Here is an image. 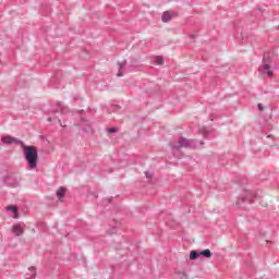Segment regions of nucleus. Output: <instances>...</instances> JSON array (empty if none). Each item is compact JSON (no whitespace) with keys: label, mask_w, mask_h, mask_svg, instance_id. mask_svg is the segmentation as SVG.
<instances>
[{"label":"nucleus","mask_w":279,"mask_h":279,"mask_svg":"<svg viewBox=\"0 0 279 279\" xmlns=\"http://www.w3.org/2000/svg\"><path fill=\"white\" fill-rule=\"evenodd\" d=\"M7 210H11V213H14V219H19V209L15 206L7 207Z\"/></svg>","instance_id":"obj_12"},{"label":"nucleus","mask_w":279,"mask_h":279,"mask_svg":"<svg viewBox=\"0 0 279 279\" xmlns=\"http://www.w3.org/2000/svg\"><path fill=\"white\" fill-rule=\"evenodd\" d=\"M24 158L29 169H36L38 166V148L36 146H24Z\"/></svg>","instance_id":"obj_1"},{"label":"nucleus","mask_w":279,"mask_h":279,"mask_svg":"<svg viewBox=\"0 0 279 279\" xmlns=\"http://www.w3.org/2000/svg\"><path fill=\"white\" fill-rule=\"evenodd\" d=\"M126 64H128V61H126V60H124V61H122L121 63H119V69H118V73H117L118 77H123V72H122V70L125 69V65H126Z\"/></svg>","instance_id":"obj_9"},{"label":"nucleus","mask_w":279,"mask_h":279,"mask_svg":"<svg viewBox=\"0 0 279 279\" xmlns=\"http://www.w3.org/2000/svg\"><path fill=\"white\" fill-rule=\"evenodd\" d=\"M190 38H197V35L192 34V35H190Z\"/></svg>","instance_id":"obj_21"},{"label":"nucleus","mask_w":279,"mask_h":279,"mask_svg":"<svg viewBox=\"0 0 279 279\" xmlns=\"http://www.w3.org/2000/svg\"><path fill=\"white\" fill-rule=\"evenodd\" d=\"M1 141L4 145H12V143H15V145H23V141L12 137L10 135L8 136H2Z\"/></svg>","instance_id":"obj_6"},{"label":"nucleus","mask_w":279,"mask_h":279,"mask_svg":"<svg viewBox=\"0 0 279 279\" xmlns=\"http://www.w3.org/2000/svg\"><path fill=\"white\" fill-rule=\"evenodd\" d=\"M48 121H51V117L48 118Z\"/></svg>","instance_id":"obj_24"},{"label":"nucleus","mask_w":279,"mask_h":279,"mask_svg":"<svg viewBox=\"0 0 279 279\" xmlns=\"http://www.w3.org/2000/svg\"><path fill=\"white\" fill-rule=\"evenodd\" d=\"M256 197H260L258 192L246 190L241 194L240 198L236 202V206H239L240 208H245V204H253L254 198Z\"/></svg>","instance_id":"obj_2"},{"label":"nucleus","mask_w":279,"mask_h":279,"mask_svg":"<svg viewBox=\"0 0 279 279\" xmlns=\"http://www.w3.org/2000/svg\"><path fill=\"white\" fill-rule=\"evenodd\" d=\"M66 114L69 112V107H64L62 102H57L54 106L51 108V113L52 114Z\"/></svg>","instance_id":"obj_5"},{"label":"nucleus","mask_w":279,"mask_h":279,"mask_svg":"<svg viewBox=\"0 0 279 279\" xmlns=\"http://www.w3.org/2000/svg\"><path fill=\"white\" fill-rule=\"evenodd\" d=\"M257 108H258L259 112H263V110H265V107H263V104H258Z\"/></svg>","instance_id":"obj_18"},{"label":"nucleus","mask_w":279,"mask_h":279,"mask_svg":"<svg viewBox=\"0 0 279 279\" xmlns=\"http://www.w3.org/2000/svg\"><path fill=\"white\" fill-rule=\"evenodd\" d=\"M260 73L268 75V77H274V72L271 71V57L268 53L264 54L263 65L259 66Z\"/></svg>","instance_id":"obj_4"},{"label":"nucleus","mask_w":279,"mask_h":279,"mask_svg":"<svg viewBox=\"0 0 279 279\" xmlns=\"http://www.w3.org/2000/svg\"><path fill=\"white\" fill-rule=\"evenodd\" d=\"M58 123L60 124L61 128H66V125H62V120L58 119Z\"/></svg>","instance_id":"obj_19"},{"label":"nucleus","mask_w":279,"mask_h":279,"mask_svg":"<svg viewBox=\"0 0 279 279\" xmlns=\"http://www.w3.org/2000/svg\"><path fill=\"white\" fill-rule=\"evenodd\" d=\"M12 232L15 236H23V227H21V225H14Z\"/></svg>","instance_id":"obj_8"},{"label":"nucleus","mask_w":279,"mask_h":279,"mask_svg":"<svg viewBox=\"0 0 279 279\" xmlns=\"http://www.w3.org/2000/svg\"><path fill=\"white\" fill-rule=\"evenodd\" d=\"M201 132H202V134L206 135V131L205 130H202Z\"/></svg>","instance_id":"obj_22"},{"label":"nucleus","mask_w":279,"mask_h":279,"mask_svg":"<svg viewBox=\"0 0 279 279\" xmlns=\"http://www.w3.org/2000/svg\"><path fill=\"white\" fill-rule=\"evenodd\" d=\"M201 256H204L205 258H210L213 256V252L210 250H204L201 252Z\"/></svg>","instance_id":"obj_13"},{"label":"nucleus","mask_w":279,"mask_h":279,"mask_svg":"<svg viewBox=\"0 0 279 279\" xmlns=\"http://www.w3.org/2000/svg\"><path fill=\"white\" fill-rule=\"evenodd\" d=\"M109 134H117V128H110L108 129Z\"/></svg>","instance_id":"obj_15"},{"label":"nucleus","mask_w":279,"mask_h":279,"mask_svg":"<svg viewBox=\"0 0 279 279\" xmlns=\"http://www.w3.org/2000/svg\"><path fill=\"white\" fill-rule=\"evenodd\" d=\"M145 177H146L148 180H151V178H154V174H151L150 172H145Z\"/></svg>","instance_id":"obj_17"},{"label":"nucleus","mask_w":279,"mask_h":279,"mask_svg":"<svg viewBox=\"0 0 279 279\" xmlns=\"http://www.w3.org/2000/svg\"><path fill=\"white\" fill-rule=\"evenodd\" d=\"M156 64H163L165 59L160 56L155 57Z\"/></svg>","instance_id":"obj_14"},{"label":"nucleus","mask_w":279,"mask_h":279,"mask_svg":"<svg viewBox=\"0 0 279 279\" xmlns=\"http://www.w3.org/2000/svg\"><path fill=\"white\" fill-rule=\"evenodd\" d=\"M246 38H247V40H250L251 37H246Z\"/></svg>","instance_id":"obj_25"},{"label":"nucleus","mask_w":279,"mask_h":279,"mask_svg":"<svg viewBox=\"0 0 279 279\" xmlns=\"http://www.w3.org/2000/svg\"><path fill=\"white\" fill-rule=\"evenodd\" d=\"M170 147L173 153L180 151L182 147H185V148L193 147V140L180 137L178 142L170 143Z\"/></svg>","instance_id":"obj_3"},{"label":"nucleus","mask_w":279,"mask_h":279,"mask_svg":"<svg viewBox=\"0 0 279 279\" xmlns=\"http://www.w3.org/2000/svg\"><path fill=\"white\" fill-rule=\"evenodd\" d=\"M29 271H32L33 272V278H36V268L35 267H31L29 268Z\"/></svg>","instance_id":"obj_16"},{"label":"nucleus","mask_w":279,"mask_h":279,"mask_svg":"<svg viewBox=\"0 0 279 279\" xmlns=\"http://www.w3.org/2000/svg\"><path fill=\"white\" fill-rule=\"evenodd\" d=\"M242 40H245V33H241Z\"/></svg>","instance_id":"obj_20"},{"label":"nucleus","mask_w":279,"mask_h":279,"mask_svg":"<svg viewBox=\"0 0 279 279\" xmlns=\"http://www.w3.org/2000/svg\"><path fill=\"white\" fill-rule=\"evenodd\" d=\"M64 195H66V187H59V190L57 191V197L60 202L62 201V197H64Z\"/></svg>","instance_id":"obj_10"},{"label":"nucleus","mask_w":279,"mask_h":279,"mask_svg":"<svg viewBox=\"0 0 279 279\" xmlns=\"http://www.w3.org/2000/svg\"><path fill=\"white\" fill-rule=\"evenodd\" d=\"M201 252L197 251H191L190 253V260H197V258H199Z\"/></svg>","instance_id":"obj_11"},{"label":"nucleus","mask_w":279,"mask_h":279,"mask_svg":"<svg viewBox=\"0 0 279 279\" xmlns=\"http://www.w3.org/2000/svg\"><path fill=\"white\" fill-rule=\"evenodd\" d=\"M183 276H184V278H189V276L185 272H183Z\"/></svg>","instance_id":"obj_23"},{"label":"nucleus","mask_w":279,"mask_h":279,"mask_svg":"<svg viewBox=\"0 0 279 279\" xmlns=\"http://www.w3.org/2000/svg\"><path fill=\"white\" fill-rule=\"evenodd\" d=\"M173 19V13L171 11H165L161 17L162 23H169Z\"/></svg>","instance_id":"obj_7"}]
</instances>
